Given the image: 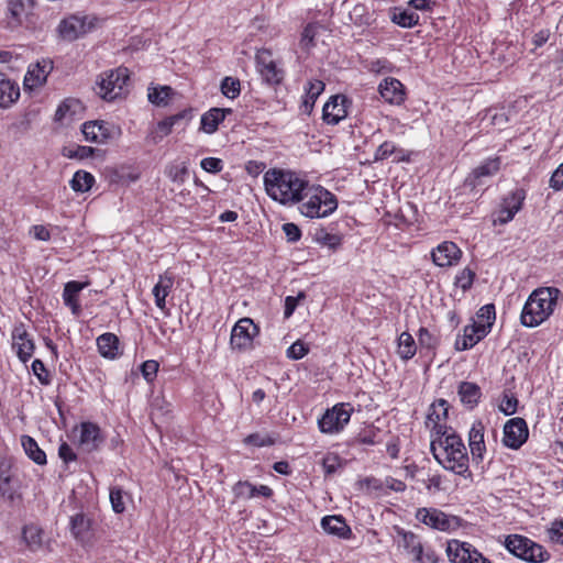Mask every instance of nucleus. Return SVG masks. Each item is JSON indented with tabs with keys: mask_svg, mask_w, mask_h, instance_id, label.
<instances>
[{
	"mask_svg": "<svg viewBox=\"0 0 563 563\" xmlns=\"http://www.w3.org/2000/svg\"><path fill=\"white\" fill-rule=\"evenodd\" d=\"M129 80L128 68L119 67L114 70L106 73L97 82L98 93L106 100H113L118 98L124 90Z\"/></svg>",
	"mask_w": 563,
	"mask_h": 563,
	"instance_id": "obj_7",
	"label": "nucleus"
},
{
	"mask_svg": "<svg viewBox=\"0 0 563 563\" xmlns=\"http://www.w3.org/2000/svg\"><path fill=\"white\" fill-rule=\"evenodd\" d=\"M93 19L88 15L69 14L60 20L56 27L58 37L66 42H73L84 36L93 27Z\"/></svg>",
	"mask_w": 563,
	"mask_h": 563,
	"instance_id": "obj_6",
	"label": "nucleus"
},
{
	"mask_svg": "<svg viewBox=\"0 0 563 563\" xmlns=\"http://www.w3.org/2000/svg\"><path fill=\"white\" fill-rule=\"evenodd\" d=\"M475 548L466 542L451 540L448 542L446 554L452 563H467Z\"/></svg>",
	"mask_w": 563,
	"mask_h": 563,
	"instance_id": "obj_23",
	"label": "nucleus"
},
{
	"mask_svg": "<svg viewBox=\"0 0 563 563\" xmlns=\"http://www.w3.org/2000/svg\"><path fill=\"white\" fill-rule=\"evenodd\" d=\"M201 168L211 174H218L223 169V162L217 157H206L200 162Z\"/></svg>",
	"mask_w": 563,
	"mask_h": 563,
	"instance_id": "obj_55",
	"label": "nucleus"
},
{
	"mask_svg": "<svg viewBox=\"0 0 563 563\" xmlns=\"http://www.w3.org/2000/svg\"><path fill=\"white\" fill-rule=\"evenodd\" d=\"M416 518L423 525L440 531H448L451 527L449 517L435 508H419Z\"/></svg>",
	"mask_w": 563,
	"mask_h": 563,
	"instance_id": "obj_19",
	"label": "nucleus"
},
{
	"mask_svg": "<svg viewBox=\"0 0 563 563\" xmlns=\"http://www.w3.org/2000/svg\"><path fill=\"white\" fill-rule=\"evenodd\" d=\"M267 195L282 205H295L303 200L308 181L295 172L272 168L264 174Z\"/></svg>",
	"mask_w": 563,
	"mask_h": 563,
	"instance_id": "obj_1",
	"label": "nucleus"
},
{
	"mask_svg": "<svg viewBox=\"0 0 563 563\" xmlns=\"http://www.w3.org/2000/svg\"><path fill=\"white\" fill-rule=\"evenodd\" d=\"M474 278L475 272L465 267L456 275L455 285L466 291L472 287Z\"/></svg>",
	"mask_w": 563,
	"mask_h": 563,
	"instance_id": "obj_50",
	"label": "nucleus"
},
{
	"mask_svg": "<svg viewBox=\"0 0 563 563\" xmlns=\"http://www.w3.org/2000/svg\"><path fill=\"white\" fill-rule=\"evenodd\" d=\"M549 538L552 542L563 544V520H556L549 529Z\"/></svg>",
	"mask_w": 563,
	"mask_h": 563,
	"instance_id": "obj_60",
	"label": "nucleus"
},
{
	"mask_svg": "<svg viewBox=\"0 0 563 563\" xmlns=\"http://www.w3.org/2000/svg\"><path fill=\"white\" fill-rule=\"evenodd\" d=\"M79 439L78 449L85 453H91L100 450L106 438L101 429L93 422H81L78 427Z\"/></svg>",
	"mask_w": 563,
	"mask_h": 563,
	"instance_id": "obj_10",
	"label": "nucleus"
},
{
	"mask_svg": "<svg viewBox=\"0 0 563 563\" xmlns=\"http://www.w3.org/2000/svg\"><path fill=\"white\" fill-rule=\"evenodd\" d=\"M174 280V275L166 272L163 275H159L158 282L153 288L152 292L155 298V303L161 310H165L166 308V297L173 288Z\"/></svg>",
	"mask_w": 563,
	"mask_h": 563,
	"instance_id": "obj_24",
	"label": "nucleus"
},
{
	"mask_svg": "<svg viewBox=\"0 0 563 563\" xmlns=\"http://www.w3.org/2000/svg\"><path fill=\"white\" fill-rule=\"evenodd\" d=\"M173 95V89L169 86H162L158 88L148 89V100L157 107L167 106L169 98Z\"/></svg>",
	"mask_w": 563,
	"mask_h": 563,
	"instance_id": "obj_38",
	"label": "nucleus"
},
{
	"mask_svg": "<svg viewBox=\"0 0 563 563\" xmlns=\"http://www.w3.org/2000/svg\"><path fill=\"white\" fill-rule=\"evenodd\" d=\"M418 342L426 349H433L438 344L437 338L427 328H420L418 332Z\"/></svg>",
	"mask_w": 563,
	"mask_h": 563,
	"instance_id": "obj_56",
	"label": "nucleus"
},
{
	"mask_svg": "<svg viewBox=\"0 0 563 563\" xmlns=\"http://www.w3.org/2000/svg\"><path fill=\"white\" fill-rule=\"evenodd\" d=\"M309 352L308 346L301 342L296 341L287 350V356L291 360H300Z\"/></svg>",
	"mask_w": 563,
	"mask_h": 563,
	"instance_id": "obj_57",
	"label": "nucleus"
},
{
	"mask_svg": "<svg viewBox=\"0 0 563 563\" xmlns=\"http://www.w3.org/2000/svg\"><path fill=\"white\" fill-rule=\"evenodd\" d=\"M234 495L239 498L255 497V486L249 482H238L233 487Z\"/></svg>",
	"mask_w": 563,
	"mask_h": 563,
	"instance_id": "obj_53",
	"label": "nucleus"
},
{
	"mask_svg": "<svg viewBox=\"0 0 563 563\" xmlns=\"http://www.w3.org/2000/svg\"><path fill=\"white\" fill-rule=\"evenodd\" d=\"M167 177L177 184H183L188 175V167L186 163L172 164L166 168Z\"/></svg>",
	"mask_w": 563,
	"mask_h": 563,
	"instance_id": "obj_43",
	"label": "nucleus"
},
{
	"mask_svg": "<svg viewBox=\"0 0 563 563\" xmlns=\"http://www.w3.org/2000/svg\"><path fill=\"white\" fill-rule=\"evenodd\" d=\"M342 465V460L334 453H329L322 459V467L325 475L334 474Z\"/></svg>",
	"mask_w": 563,
	"mask_h": 563,
	"instance_id": "obj_51",
	"label": "nucleus"
},
{
	"mask_svg": "<svg viewBox=\"0 0 563 563\" xmlns=\"http://www.w3.org/2000/svg\"><path fill=\"white\" fill-rule=\"evenodd\" d=\"M518 399L512 394L504 393L499 404V410L506 416L516 413Z\"/></svg>",
	"mask_w": 563,
	"mask_h": 563,
	"instance_id": "obj_49",
	"label": "nucleus"
},
{
	"mask_svg": "<svg viewBox=\"0 0 563 563\" xmlns=\"http://www.w3.org/2000/svg\"><path fill=\"white\" fill-rule=\"evenodd\" d=\"M258 333L260 329L251 318H242L234 324L231 331V346L239 351L249 350L253 345V339Z\"/></svg>",
	"mask_w": 563,
	"mask_h": 563,
	"instance_id": "obj_8",
	"label": "nucleus"
},
{
	"mask_svg": "<svg viewBox=\"0 0 563 563\" xmlns=\"http://www.w3.org/2000/svg\"><path fill=\"white\" fill-rule=\"evenodd\" d=\"M42 534L43 531L35 525H29L23 528V539L26 544L32 549H37L42 544Z\"/></svg>",
	"mask_w": 563,
	"mask_h": 563,
	"instance_id": "obj_40",
	"label": "nucleus"
},
{
	"mask_svg": "<svg viewBox=\"0 0 563 563\" xmlns=\"http://www.w3.org/2000/svg\"><path fill=\"white\" fill-rule=\"evenodd\" d=\"M460 399L468 409H473L479 401L481 389H459Z\"/></svg>",
	"mask_w": 563,
	"mask_h": 563,
	"instance_id": "obj_46",
	"label": "nucleus"
},
{
	"mask_svg": "<svg viewBox=\"0 0 563 563\" xmlns=\"http://www.w3.org/2000/svg\"><path fill=\"white\" fill-rule=\"evenodd\" d=\"M475 333L468 331V325L464 328L463 335L457 336L455 340V349L457 351H465L467 349L473 347L477 340L475 339Z\"/></svg>",
	"mask_w": 563,
	"mask_h": 563,
	"instance_id": "obj_48",
	"label": "nucleus"
},
{
	"mask_svg": "<svg viewBox=\"0 0 563 563\" xmlns=\"http://www.w3.org/2000/svg\"><path fill=\"white\" fill-rule=\"evenodd\" d=\"M95 183L93 176L85 170H78L70 180V187L76 192L88 191Z\"/></svg>",
	"mask_w": 563,
	"mask_h": 563,
	"instance_id": "obj_35",
	"label": "nucleus"
},
{
	"mask_svg": "<svg viewBox=\"0 0 563 563\" xmlns=\"http://www.w3.org/2000/svg\"><path fill=\"white\" fill-rule=\"evenodd\" d=\"M114 128L104 121H90L82 125V134L88 142L106 143L113 137Z\"/></svg>",
	"mask_w": 563,
	"mask_h": 563,
	"instance_id": "obj_18",
	"label": "nucleus"
},
{
	"mask_svg": "<svg viewBox=\"0 0 563 563\" xmlns=\"http://www.w3.org/2000/svg\"><path fill=\"white\" fill-rule=\"evenodd\" d=\"M526 192L523 189H516L504 198L498 210L495 223L506 224L514 219L516 213L521 210Z\"/></svg>",
	"mask_w": 563,
	"mask_h": 563,
	"instance_id": "obj_12",
	"label": "nucleus"
},
{
	"mask_svg": "<svg viewBox=\"0 0 563 563\" xmlns=\"http://www.w3.org/2000/svg\"><path fill=\"white\" fill-rule=\"evenodd\" d=\"M417 351L416 342L408 332H402L398 338V354L404 360L411 358Z\"/></svg>",
	"mask_w": 563,
	"mask_h": 563,
	"instance_id": "obj_36",
	"label": "nucleus"
},
{
	"mask_svg": "<svg viewBox=\"0 0 563 563\" xmlns=\"http://www.w3.org/2000/svg\"><path fill=\"white\" fill-rule=\"evenodd\" d=\"M53 70V62L49 59H43L36 64L30 66L25 77L24 86L29 89H35L43 86L46 82L47 76Z\"/></svg>",
	"mask_w": 563,
	"mask_h": 563,
	"instance_id": "obj_17",
	"label": "nucleus"
},
{
	"mask_svg": "<svg viewBox=\"0 0 563 563\" xmlns=\"http://www.w3.org/2000/svg\"><path fill=\"white\" fill-rule=\"evenodd\" d=\"M13 347L22 362H26L33 354L34 344L24 330L16 328L13 332Z\"/></svg>",
	"mask_w": 563,
	"mask_h": 563,
	"instance_id": "obj_27",
	"label": "nucleus"
},
{
	"mask_svg": "<svg viewBox=\"0 0 563 563\" xmlns=\"http://www.w3.org/2000/svg\"><path fill=\"white\" fill-rule=\"evenodd\" d=\"M90 285L89 282L70 280L65 284L63 290V300L75 317L81 313V306L79 303V292Z\"/></svg>",
	"mask_w": 563,
	"mask_h": 563,
	"instance_id": "obj_21",
	"label": "nucleus"
},
{
	"mask_svg": "<svg viewBox=\"0 0 563 563\" xmlns=\"http://www.w3.org/2000/svg\"><path fill=\"white\" fill-rule=\"evenodd\" d=\"M468 442L473 459L482 460L485 451L484 426L482 422L478 421L472 426L468 434Z\"/></svg>",
	"mask_w": 563,
	"mask_h": 563,
	"instance_id": "obj_28",
	"label": "nucleus"
},
{
	"mask_svg": "<svg viewBox=\"0 0 563 563\" xmlns=\"http://www.w3.org/2000/svg\"><path fill=\"white\" fill-rule=\"evenodd\" d=\"M462 251L450 241L442 242L431 253L433 263L439 267H450L456 265L461 260Z\"/></svg>",
	"mask_w": 563,
	"mask_h": 563,
	"instance_id": "obj_13",
	"label": "nucleus"
},
{
	"mask_svg": "<svg viewBox=\"0 0 563 563\" xmlns=\"http://www.w3.org/2000/svg\"><path fill=\"white\" fill-rule=\"evenodd\" d=\"M100 354L107 358H114L119 354V339L113 333H103L97 339Z\"/></svg>",
	"mask_w": 563,
	"mask_h": 563,
	"instance_id": "obj_30",
	"label": "nucleus"
},
{
	"mask_svg": "<svg viewBox=\"0 0 563 563\" xmlns=\"http://www.w3.org/2000/svg\"><path fill=\"white\" fill-rule=\"evenodd\" d=\"M283 232L285 233L288 242H297L301 238V231L299 227L295 223H285L283 225Z\"/></svg>",
	"mask_w": 563,
	"mask_h": 563,
	"instance_id": "obj_62",
	"label": "nucleus"
},
{
	"mask_svg": "<svg viewBox=\"0 0 563 563\" xmlns=\"http://www.w3.org/2000/svg\"><path fill=\"white\" fill-rule=\"evenodd\" d=\"M350 417L351 409H347L344 404L335 405L319 419L320 431L323 433L339 432L350 421Z\"/></svg>",
	"mask_w": 563,
	"mask_h": 563,
	"instance_id": "obj_9",
	"label": "nucleus"
},
{
	"mask_svg": "<svg viewBox=\"0 0 563 563\" xmlns=\"http://www.w3.org/2000/svg\"><path fill=\"white\" fill-rule=\"evenodd\" d=\"M323 530L332 536L349 539L352 534L350 527L341 516H327L321 520Z\"/></svg>",
	"mask_w": 563,
	"mask_h": 563,
	"instance_id": "obj_25",
	"label": "nucleus"
},
{
	"mask_svg": "<svg viewBox=\"0 0 563 563\" xmlns=\"http://www.w3.org/2000/svg\"><path fill=\"white\" fill-rule=\"evenodd\" d=\"M21 444L26 455L38 465L46 464V454L40 449L36 441L29 437H21Z\"/></svg>",
	"mask_w": 563,
	"mask_h": 563,
	"instance_id": "obj_34",
	"label": "nucleus"
},
{
	"mask_svg": "<svg viewBox=\"0 0 563 563\" xmlns=\"http://www.w3.org/2000/svg\"><path fill=\"white\" fill-rule=\"evenodd\" d=\"M528 427L522 418H512L504 427L503 442L510 449H519L528 439Z\"/></svg>",
	"mask_w": 563,
	"mask_h": 563,
	"instance_id": "obj_11",
	"label": "nucleus"
},
{
	"mask_svg": "<svg viewBox=\"0 0 563 563\" xmlns=\"http://www.w3.org/2000/svg\"><path fill=\"white\" fill-rule=\"evenodd\" d=\"M490 328L492 327L489 323L474 322L473 324L468 325V331L475 333V339L477 340V342H479L488 334Z\"/></svg>",
	"mask_w": 563,
	"mask_h": 563,
	"instance_id": "obj_63",
	"label": "nucleus"
},
{
	"mask_svg": "<svg viewBox=\"0 0 563 563\" xmlns=\"http://www.w3.org/2000/svg\"><path fill=\"white\" fill-rule=\"evenodd\" d=\"M221 92L230 98H236L241 92V84L240 80L233 77H225L221 81Z\"/></svg>",
	"mask_w": 563,
	"mask_h": 563,
	"instance_id": "obj_44",
	"label": "nucleus"
},
{
	"mask_svg": "<svg viewBox=\"0 0 563 563\" xmlns=\"http://www.w3.org/2000/svg\"><path fill=\"white\" fill-rule=\"evenodd\" d=\"M11 474L10 466L7 462L0 461V495L2 497L12 499L13 489L11 488Z\"/></svg>",
	"mask_w": 563,
	"mask_h": 563,
	"instance_id": "obj_39",
	"label": "nucleus"
},
{
	"mask_svg": "<svg viewBox=\"0 0 563 563\" xmlns=\"http://www.w3.org/2000/svg\"><path fill=\"white\" fill-rule=\"evenodd\" d=\"M346 103L347 99L345 96H332L323 106L322 119L328 124H338L347 115Z\"/></svg>",
	"mask_w": 563,
	"mask_h": 563,
	"instance_id": "obj_15",
	"label": "nucleus"
},
{
	"mask_svg": "<svg viewBox=\"0 0 563 563\" xmlns=\"http://www.w3.org/2000/svg\"><path fill=\"white\" fill-rule=\"evenodd\" d=\"M20 97L19 87L0 74V108H7L16 101Z\"/></svg>",
	"mask_w": 563,
	"mask_h": 563,
	"instance_id": "obj_29",
	"label": "nucleus"
},
{
	"mask_svg": "<svg viewBox=\"0 0 563 563\" xmlns=\"http://www.w3.org/2000/svg\"><path fill=\"white\" fill-rule=\"evenodd\" d=\"M141 369L146 383L151 384L158 371V363L154 360H148L142 364Z\"/></svg>",
	"mask_w": 563,
	"mask_h": 563,
	"instance_id": "obj_58",
	"label": "nucleus"
},
{
	"mask_svg": "<svg viewBox=\"0 0 563 563\" xmlns=\"http://www.w3.org/2000/svg\"><path fill=\"white\" fill-rule=\"evenodd\" d=\"M560 294V289L555 287L534 289L522 308L521 324L534 328L544 322L553 313Z\"/></svg>",
	"mask_w": 563,
	"mask_h": 563,
	"instance_id": "obj_3",
	"label": "nucleus"
},
{
	"mask_svg": "<svg viewBox=\"0 0 563 563\" xmlns=\"http://www.w3.org/2000/svg\"><path fill=\"white\" fill-rule=\"evenodd\" d=\"M245 444L254 445L257 448L269 446L275 443L274 439L269 435H262L260 433H252L244 439Z\"/></svg>",
	"mask_w": 563,
	"mask_h": 563,
	"instance_id": "obj_54",
	"label": "nucleus"
},
{
	"mask_svg": "<svg viewBox=\"0 0 563 563\" xmlns=\"http://www.w3.org/2000/svg\"><path fill=\"white\" fill-rule=\"evenodd\" d=\"M256 62L258 70L268 84H279L284 78V73L279 69L272 58V53L268 49H261L256 54Z\"/></svg>",
	"mask_w": 563,
	"mask_h": 563,
	"instance_id": "obj_14",
	"label": "nucleus"
},
{
	"mask_svg": "<svg viewBox=\"0 0 563 563\" xmlns=\"http://www.w3.org/2000/svg\"><path fill=\"white\" fill-rule=\"evenodd\" d=\"M396 152V146L391 142H384L378 146V148L375 152V161H383L388 158L391 154Z\"/></svg>",
	"mask_w": 563,
	"mask_h": 563,
	"instance_id": "obj_61",
	"label": "nucleus"
},
{
	"mask_svg": "<svg viewBox=\"0 0 563 563\" xmlns=\"http://www.w3.org/2000/svg\"><path fill=\"white\" fill-rule=\"evenodd\" d=\"M391 21L401 27H412L418 24L419 15L406 10H395L391 14Z\"/></svg>",
	"mask_w": 563,
	"mask_h": 563,
	"instance_id": "obj_41",
	"label": "nucleus"
},
{
	"mask_svg": "<svg viewBox=\"0 0 563 563\" xmlns=\"http://www.w3.org/2000/svg\"><path fill=\"white\" fill-rule=\"evenodd\" d=\"M505 547L515 556L530 563H542L550 559L549 552L542 545L523 536H508Z\"/></svg>",
	"mask_w": 563,
	"mask_h": 563,
	"instance_id": "obj_5",
	"label": "nucleus"
},
{
	"mask_svg": "<svg viewBox=\"0 0 563 563\" xmlns=\"http://www.w3.org/2000/svg\"><path fill=\"white\" fill-rule=\"evenodd\" d=\"M31 9L30 0H10L8 3V11L11 18L10 24L12 26L20 25L23 20L29 15Z\"/></svg>",
	"mask_w": 563,
	"mask_h": 563,
	"instance_id": "obj_31",
	"label": "nucleus"
},
{
	"mask_svg": "<svg viewBox=\"0 0 563 563\" xmlns=\"http://www.w3.org/2000/svg\"><path fill=\"white\" fill-rule=\"evenodd\" d=\"M431 451L444 468L457 475H464L468 471V456L462 439L452 432L439 435L432 440Z\"/></svg>",
	"mask_w": 563,
	"mask_h": 563,
	"instance_id": "obj_2",
	"label": "nucleus"
},
{
	"mask_svg": "<svg viewBox=\"0 0 563 563\" xmlns=\"http://www.w3.org/2000/svg\"><path fill=\"white\" fill-rule=\"evenodd\" d=\"M382 98L390 104H401L405 101L404 85L396 78H385L378 86Z\"/></svg>",
	"mask_w": 563,
	"mask_h": 563,
	"instance_id": "obj_20",
	"label": "nucleus"
},
{
	"mask_svg": "<svg viewBox=\"0 0 563 563\" xmlns=\"http://www.w3.org/2000/svg\"><path fill=\"white\" fill-rule=\"evenodd\" d=\"M316 241L331 250H336L342 243V238L339 234H332L321 230L316 233Z\"/></svg>",
	"mask_w": 563,
	"mask_h": 563,
	"instance_id": "obj_45",
	"label": "nucleus"
},
{
	"mask_svg": "<svg viewBox=\"0 0 563 563\" xmlns=\"http://www.w3.org/2000/svg\"><path fill=\"white\" fill-rule=\"evenodd\" d=\"M70 533L77 542L86 544L90 542L91 533V520L85 514L79 512L70 517L69 521Z\"/></svg>",
	"mask_w": 563,
	"mask_h": 563,
	"instance_id": "obj_22",
	"label": "nucleus"
},
{
	"mask_svg": "<svg viewBox=\"0 0 563 563\" xmlns=\"http://www.w3.org/2000/svg\"><path fill=\"white\" fill-rule=\"evenodd\" d=\"M500 168V159L499 157H494L485 161L482 165L476 167L472 176L476 179L485 176H492L496 174Z\"/></svg>",
	"mask_w": 563,
	"mask_h": 563,
	"instance_id": "obj_42",
	"label": "nucleus"
},
{
	"mask_svg": "<svg viewBox=\"0 0 563 563\" xmlns=\"http://www.w3.org/2000/svg\"><path fill=\"white\" fill-rule=\"evenodd\" d=\"M550 187L554 190L563 189V163L553 172L550 178Z\"/></svg>",
	"mask_w": 563,
	"mask_h": 563,
	"instance_id": "obj_64",
	"label": "nucleus"
},
{
	"mask_svg": "<svg viewBox=\"0 0 563 563\" xmlns=\"http://www.w3.org/2000/svg\"><path fill=\"white\" fill-rule=\"evenodd\" d=\"M320 29H322L321 24L316 22L309 23L305 26L299 43L302 49L309 51L316 46L314 38L318 35Z\"/></svg>",
	"mask_w": 563,
	"mask_h": 563,
	"instance_id": "obj_37",
	"label": "nucleus"
},
{
	"mask_svg": "<svg viewBox=\"0 0 563 563\" xmlns=\"http://www.w3.org/2000/svg\"><path fill=\"white\" fill-rule=\"evenodd\" d=\"M110 503L115 514H122L125 510L124 492L120 487L110 489Z\"/></svg>",
	"mask_w": 563,
	"mask_h": 563,
	"instance_id": "obj_47",
	"label": "nucleus"
},
{
	"mask_svg": "<svg viewBox=\"0 0 563 563\" xmlns=\"http://www.w3.org/2000/svg\"><path fill=\"white\" fill-rule=\"evenodd\" d=\"M324 87V82L319 79L310 80L308 82V87L306 88V97L301 106L302 112L310 114L316 100L323 92Z\"/></svg>",
	"mask_w": 563,
	"mask_h": 563,
	"instance_id": "obj_32",
	"label": "nucleus"
},
{
	"mask_svg": "<svg viewBox=\"0 0 563 563\" xmlns=\"http://www.w3.org/2000/svg\"><path fill=\"white\" fill-rule=\"evenodd\" d=\"M222 121L223 113L218 111L217 108H211L201 115L200 130L207 134H213Z\"/></svg>",
	"mask_w": 563,
	"mask_h": 563,
	"instance_id": "obj_33",
	"label": "nucleus"
},
{
	"mask_svg": "<svg viewBox=\"0 0 563 563\" xmlns=\"http://www.w3.org/2000/svg\"><path fill=\"white\" fill-rule=\"evenodd\" d=\"M448 411L449 404L444 399H439L431 405L426 423L438 437L445 435V433L449 431L448 427L441 423L442 420L448 418Z\"/></svg>",
	"mask_w": 563,
	"mask_h": 563,
	"instance_id": "obj_16",
	"label": "nucleus"
},
{
	"mask_svg": "<svg viewBox=\"0 0 563 563\" xmlns=\"http://www.w3.org/2000/svg\"><path fill=\"white\" fill-rule=\"evenodd\" d=\"M300 212L307 218H325L338 208L336 197L321 186H310L303 191Z\"/></svg>",
	"mask_w": 563,
	"mask_h": 563,
	"instance_id": "obj_4",
	"label": "nucleus"
},
{
	"mask_svg": "<svg viewBox=\"0 0 563 563\" xmlns=\"http://www.w3.org/2000/svg\"><path fill=\"white\" fill-rule=\"evenodd\" d=\"M302 299H305L303 292H299L298 296H296V297L287 296L285 298V310H284L285 318H289L294 313L299 301Z\"/></svg>",
	"mask_w": 563,
	"mask_h": 563,
	"instance_id": "obj_59",
	"label": "nucleus"
},
{
	"mask_svg": "<svg viewBox=\"0 0 563 563\" xmlns=\"http://www.w3.org/2000/svg\"><path fill=\"white\" fill-rule=\"evenodd\" d=\"M399 536L398 545L402 547L408 553L413 555L416 561H422V544L419 538L410 531L397 528Z\"/></svg>",
	"mask_w": 563,
	"mask_h": 563,
	"instance_id": "obj_26",
	"label": "nucleus"
},
{
	"mask_svg": "<svg viewBox=\"0 0 563 563\" xmlns=\"http://www.w3.org/2000/svg\"><path fill=\"white\" fill-rule=\"evenodd\" d=\"M95 153V148L85 145H77L75 148L65 150L64 156L68 158H78L85 159L92 156Z\"/></svg>",
	"mask_w": 563,
	"mask_h": 563,
	"instance_id": "obj_52",
	"label": "nucleus"
}]
</instances>
